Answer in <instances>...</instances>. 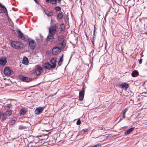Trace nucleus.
I'll list each match as a JSON object with an SVG mask.
<instances>
[{
  "label": "nucleus",
  "instance_id": "obj_1",
  "mask_svg": "<svg viewBox=\"0 0 147 147\" xmlns=\"http://www.w3.org/2000/svg\"><path fill=\"white\" fill-rule=\"evenodd\" d=\"M11 45L12 47L16 49H18L23 47V45L20 42L13 41L11 42Z\"/></svg>",
  "mask_w": 147,
  "mask_h": 147
},
{
  "label": "nucleus",
  "instance_id": "obj_2",
  "mask_svg": "<svg viewBox=\"0 0 147 147\" xmlns=\"http://www.w3.org/2000/svg\"><path fill=\"white\" fill-rule=\"evenodd\" d=\"M57 27L56 24L51 25L49 28V33L51 34H55L57 31Z\"/></svg>",
  "mask_w": 147,
  "mask_h": 147
},
{
  "label": "nucleus",
  "instance_id": "obj_3",
  "mask_svg": "<svg viewBox=\"0 0 147 147\" xmlns=\"http://www.w3.org/2000/svg\"><path fill=\"white\" fill-rule=\"evenodd\" d=\"M12 111H7L5 112H1V114L3 116V119L4 120L8 117L10 116L12 114Z\"/></svg>",
  "mask_w": 147,
  "mask_h": 147
},
{
  "label": "nucleus",
  "instance_id": "obj_4",
  "mask_svg": "<svg viewBox=\"0 0 147 147\" xmlns=\"http://www.w3.org/2000/svg\"><path fill=\"white\" fill-rule=\"evenodd\" d=\"M29 45L31 49L34 50L36 46V43L34 40L28 39Z\"/></svg>",
  "mask_w": 147,
  "mask_h": 147
},
{
  "label": "nucleus",
  "instance_id": "obj_5",
  "mask_svg": "<svg viewBox=\"0 0 147 147\" xmlns=\"http://www.w3.org/2000/svg\"><path fill=\"white\" fill-rule=\"evenodd\" d=\"M4 73L5 76H10L13 74V72L10 68L7 67L4 69Z\"/></svg>",
  "mask_w": 147,
  "mask_h": 147
},
{
  "label": "nucleus",
  "instance_id": "obj_6",
  "mask_svg": "<svg viewBox=\"0 0 147 147\" xmlns=\"http://www.w3.org/2000/svg\"><path fill=\"white\" fill-rule=\"evenodd\" d=\"M36 67L34 73L37 75H40L41 74V71L42 70V67L38 65L36 66Z\"/></svg>",
  "mask_w": 147,
  "mask_h": 147
},
{
  "label": "nucleus",
  "instance_id": "obj_7",
  "mask_svg": "<svg viewBox=\"0 0 147 147\" xmlns=\"http://www.w3.org/2000/svg\"><path fill=\"white\" fill-rule=\"evenodd\" d=\"M60 51V49L59 47H56L53 48L52 50V53L54 55H56L58 54Z\"/></svg>",
  "mask_w": 147,
  "mask_h": 147
},
{
  "label": "nucleus",
  "instance_id": "obj_8",
  "mask_svg": "<svg viewBox=\"0 0 147 147\" xmlns=\"http://www.w3.org/2000/svg\"><path fill=\"white\" fill-rule=\"evenodd\" d=\"M20 78L21 80L25 82H28L32 80V78H31L25 77L22 76H20Z\"/></svg>",
  "mask_w": 147,
  "mask_h": 147
},
{
  "label": "nucleus",
  "instance_id": "obj_9",
  "mask_svg": "<svg viewBox=\"0 0 147 147\" xmlns=\"http://www.w3.org/2000/svg\"><path fill=\"white\" fill-rule=\"evenodd\" d=\"M17 32L19 36H20V38H21L22 40L25 41H26V39L25 37L24 36L23 33L20 30H18L17 31Z\"/></svg>",
  "mask_w": 147,
  "mask_h": 147
},
{
  "label": "nucleus",
  "instance_id": "obj_10",
  "mask_svg": "<svg viewBox=\"0 0 147 147\" xmlns=\"http://www.w3.org/2000/svg\"><path fill=\"white\" fill-rule=\"evenodd\" d=\"M44 108L39 107L36 108L35 110V113L37 115L40 114L43 110Z\"/></svg>",
  "mask_w": 147,
  "mask_h": 147
},
{
  "label": "nucleus",
  "instance_id": "obj_11",
  "mask_svg": "<svg viewBox=\"0 0 147 147\" xmlns=\"http://www.w3.org/2000/svg\"><path fill=\"white\" fill-rule=\"evenodd\" d=\"M66 45V41L64 40L61 43H59L58 45L60 48L63 49L64 48Z\"/></svg>",
  "mask_w": 147,
  "mask_h": 147
},
{
  "label": "nucleus",
  "instance_id": "obj_12",
  "mask_svg": "<svg viewBox=\"0 0 147 147\" xmlns=\"http://www.w3.org/2000/svg\"><path fill=\"white\" fill-rule=\"evenodd\" d=\"M43 67L48 69H50L52 68V66L49 63H46L43 64Z\"/></svg>",
  "mask_w": 147,
  "mask_h": 147
},
{
  "label": "nucleus",
  "instance_id": "obj_13",
  "mask_svg": "<svg viewBox=\"0 0 147 147\" xmlns=\"http://www.w3.org/2000/svg\"><path fill=\"white\" fill-rule=\"evenodd\" d=\"M7 62L6 58L2 57L0 59V64L2 65H5Z\"/></svg>",
  "mask_w": 147,
  "mask_h": 147
},
{
  "label": "nucleus",
  "instance_id": "obj_14",
  "mask_svg": "<svg viewBox=\"0 0 147 147\" xmlns=\"http://www.w3.org/2000/svg\"><path fill=\"white\" fill-rule=\"evenodd\" d=\"M51 63L53 64L52 65V68H55L56 67V60L54 58H52L51 60Z\"/></svg>",
  "mask_w": 147,
  "mask_h": 147
},
{
  "label": "nucleus",
  "instance_id": "obj_15",
  "mask_svg": "<svg viewBox=\"0 0 147 147\" xmlns=\"http://www.w3.org/2000/svg\"><path fill=\"white\" fill-rule=\"evenodd\" d=\"M84 95V91H82L81 92H79V100H82Z\"/></svg>",
  "mask_w": 147,
  "mask_h": 147
},
{
  "label": "nucleus",
  "instance_id": "obj_16",
  "mask_svg": "<svg viewBox=\"0 0 147 147\" xmlns=\"http://www.w3.org/2000/svg\"><path fill=\"white\" fill-rule=\"evenodd\" d=\"M120 86L122 88L125 89V90H126L128 87V85L126 83L124 82L121 84Z\"/></svg>",
  "mask_w": 147,
  "mask_h": 147
},
{
  "label": "nucleus",
  "instance_id": "obj_17",
  "mask_svg": "<svg viewBox=\"0 0 147 147\" xmlns=\"http://www.w3.org/2000/svg\"><path fill=\"white\" fill-rule=\"evenodd\" d=\"M45 12L46 14L48 16H51L53 15V13L52 11L51 10L49 11L47 10H45Z\"/></svg>",
  "mask_w": 147,
  "mask_h": 147
},
{
  "label": "nucleus",
  "instance_id": "obj_18",
  "mask_svg": "<svg viewBox=\"0 0 147 147\" xmlns=\"http://www.w3.org/2000/svg\"><path fill=\"white\" fill-rule=\"evenodd\" d=\"M54 34H51L49 33V34L47 37V40H49V41L53 40L54 38Z\"/></svg>",
  "mask_w": 147,
  "mask_h": 147
},
{
  "label": "nucleus",
  "instance_id": "obj_19",
  "mask_svg": "<svg viewBox=\"0 0 147 147\" xmlns=\"http://www.w3.org/2000/svg\"><path fill=\"white\" fill-rule=\"evenodd\" d=\"M60 32L62 33L65 30V29L64 25L63 24H61L60 26Z\"/></svg>",
  "mask_w": 147,
  "mask_h": 147
},
{
  "label": "nucleus",
  "instance_id": "obj_20",
  "mask_svg": "<svg viewBox=\"0 0 147 147\" xmlns=\"http://www.w3.org/2000/svg\"><path fill=\"white\" fill-rule=\"evenodd\" d=\"M26 110L24 109H21L20 112V115H22L25 114L26 112Z\"/></svg>",
  "mask_w": 147,
  "mask_h": 147
},
{
  "label": "nucleus",
  "instance_id": "obj_21",
  "mask_svg": "<svg viewBox=\"0 0 147 147\" xmlns=\"http://www.w3.org/2000/svg\"><path fill=\"white\" fill-rule=\"evenodd\" d=\"M46 1L48 3H51L52 4H55L57 3V0H46Z\"/></svg>",
  "mask_w": 147,
  "mask_h": 147
},
{
  "label": "nucleus",
  "instance_id": "obj_22",
  "mask_svg": "<svg viewBox=\"0 0 147 147\" xmlns=\"http://www.w3.org/2000/svg\"><path fill=\"white\" fill-rule=\"evenodd\" d=\"M135 127H132L129 129L125 131L124 133L126 135H127L132 132L134 129Z\"/></svg>",
  "mask_w": 147,
  "mask_h": 147
},
{
  "label": "nucleus",
  "instance_id": "obj_23",
  "mask_svg": "<svg viewBox=\"0 0 147 147\" xmlns=\"http://www.w3.org/2000/svg\"><path fill=\"white\" fill-rule=\"evenodd\" d=\"M127 4L130 6H133L134 4V0H130L127 2Z\"/></svg>",
  "mask_w": 147,
  "mask_h": 147
},
{
  "label": "nucleus",
  "instance_id": "obj_24",
  "mask_svg": "<svg viewBox=\"0 0 147 147\" xmlns=\"http://www.w3.org/2000/svg\"><path fill=\"white\" fill-rule=\"evenodd\" d=\"M138 75L139 73L138 71L136 70L133 71L131 74V75L133 77H135Z\"/></svg>",
  "mask_w": 147,
  "mask_h": 147
},
{
  "label": "nucleus",
  "instance_id": "obj_25",
  "mask_svg": "<svg viewBox=\"0 0 147 147\" xmlns=\"http://www.w3.org/2000/svg\"><path fill=\"white\" fill-rule=\"evenodd\" d=\"M37 142H35L34 140L33 142H31L29 144V146L30 147H34L36 146V144Z\"/></svg>",
  "mask_w": 147,
  "mask_h": 147
},
{
  "label": "nucleus",
  "instance_id": "obj_26",
  "mask_svg": "<svg viewBox=\"0 0 147 147\" xmlns=\"http://www.w3.org/2000/svg\"><path fill=\"white\" fill-rule=\"evenodd\" d=\"M28 63V58L25 57H24L22 61V63L25 64H27Z\"/></svg>",
  "mask_w": 147,
  "mask_h": 147
},
{
  "label": "nucleus",
  "instance_id": "obj_27",
  "mask_svg": "<svg viewBox=\"0 0 147 147\" xmlns=\"http://www.w3.org/2000/svg\"><path fill=\"white\" fill-rule=\"evenodd\" d=\"M0 7L2 9L4 13L7 12V9L4 6L2 5L1 4V5H0Z\"/></svg>",
  "mask_w": 147,
  "mask_h": 147
},
{
  "label": "nucleus",
  "instance_id": "obj_28",
  "mask_svg": "<svg viewBox=\"0 0 147 147\" xmlns=\"http://www.w3.org/2000/svg\"><path fill=\"white\" fill-rule=\"evenodd\" d=\"M19 129H27V127L22 125L19 126Z\"/></svg>",
  "mask_w": 147,
  "mask_h": 147
},
{
  "label": "nucleus",
  "instance_id": "obj_29",
  "mask_svg": "<svg viewBox=\"0 0 147 147\" xmlns=\"http://www.w3.org/2000/svg\"><path fill=\"white\" fill-rule=\"evenodd\" d=\"M63 56V55H62L61 57H60L59 61H58V65H61V63L63 61V60L62 59V57Z\"/></svg>",
  "mask_w": 147,
  "mask_h": 147
},
{
  "label": "nucleus",
  "instance_id": "obj_30",
  "mask_svg": "<svg viewBox=\"0 0 147 147\" xmlns=\"http://www.w3.org/2000/svg\"><path fill=\"white\" fill-rule=\"evenodd\" d=\"M57 18L58 19H61L62 18L63 16L62 13H59L57 15Z\"/></svg>",
  "mask_w": 147,
  "mask_h": 147
},
{
  "label": "nucleus",
  "instance_id": "obj_31",
  "mask_svg": "<svg viewBox=\"0 0 147 147\" xmlns=\"http://www.w3.org/2000/svg\"><path fill=\"white\" fill-rule=\"evenodd\" d=\"M55 9L57 11H59L60 10H61V8L59 6H57V7H55Z\"/></svg>",
  "mask_w": 147,
  "mask_h": 147
},
{
  "label": "nucleus",
  "instance_id": "obj_32",
  "mask_svg": "<svg viewBox=\"0 0 147 147\" xmlns=\"http://www.w3.org/2000/svg\"><path fill=\"white\" fill-rule=\"evenodd\" d=\"M81 121L80 119H78L76 122V124L77 125H79L81 124Z\"/></svg>",
  "mask_w": 147,
  "mask_h": 147
},
{
  "label": "nucleus",
  "instance_id": "obj_33",
  "mask_svg": "<svg viewBox=\"0 0 147 147\" xmlns=\"http://www.w3.org/2000/svg\"><path fill=\"white\" fill-rule=\"evenodd\" d=\"M63 38V36H59L58 37V40L60 41L61 40V39Z\"/></svg>",
  "mask_w": 147,
  "mask_h": 147
},
{
  "label": "nucleus",
  "instance_id": "obj_34",
  "mask_svg": "<svg viewBox=\"0 0 147 147\" xmlns=\"http://www.w3.org/2000/svg\"><path fill=\"white\" fill-rule=\"evenodd\" d=\"M15 120H12L10 122V123H11V124L13 125L15 123Z\"/></svg>",
  "mask_w": 147,
  "mask_h": 147
},
{
  "label": "nucleus",
  "instance_id": "obj_35",
  "mask_svg": "<svg viewBox=\"0 0 147 147\" xmlns=\"http://www.w3.org/2000/svg\"><path fill=\"white\" fill-rule=\"evenodd\" d=\"M125 113H123V114L122 117L123 118H125Z\"/></svg>",
  "mask_w": 147,
  "mask_h": 147
},
{
  "label": "nucleus",
  "instance_id": "obj_36",
  "mask_svg": "<svg viewBox=\"0 0 147 147\" xmlns=\"http://www.w3.org/2000/svg\"><path fill=\"white\" fill-rule=\"evenodd\" d=\"M91 147H99V144H96L93 146H92Z\"/></svg>",
  "mask_w": 147,
  "mask_h": 147
},
{
  "label": "nucleus",
  "instance_id": "obj_37",
  "mask_svg": "<svg viewBox=\"0 0 147 147\" xmlns=\"http://www.w3.org/2000/svg\"><path fill=\"white\" fill-rule=\"evenodd\" d=\"M142 59H140L139 60V64H140L142 63Z\"/></svg>",
  "mask_w": 147,
  "mask_h": 147
},
{
  "label": "nucleus",
  "instance_id": "obj_38",
  "mask_svg": "<svg viewBox=\"0 0 147 147\" xmlns=\"http://www.w3.org/2000/svg\"><path fill=\"white\" fill-rule=\"evenodd\" d=\"M127 111V109L126 108L125 109L124 111L123 112V113H125Z\"/></svg>",
  "mask_w": 147,
  "mask_h": 147
},
{
  "label": "nucleus",
  "instance_id": "obj_39",
  "mask_svg": "<svg viewBox=\"0 0 147 147\" xmlns=\"http://www.w3.org/2000/svg\"><path fill=\"white\" fill-rule=\"evenodd\" d=\"M92 46H94V40H92Z\"/></svg>",
  "mask_w": 147,
  "mask_h": 147
},
{
  "label": "nucleus",
  "instance_id": "obj_40",
  "mask_svg": "<svg viewBox=\"0 0 147 147\" xmlns=\"http://www.w3.org/2000/svg\"><path fill=\"white\" fill-rule=\"evenodd\" d=\"M57 0L58 1V2L59 3H61V0Z\"/></svg>",
  "mask_w": 147,
  "mask_h": 147
},
{
  "label": "nucleus",
  "instance_id": "obj_41",
  "mask_svg": "<svg viewBox=\"0 0 147 147\" xmlns=\"http://www.w3.org/2000/svg\"><path fill=\"white\" fill-rule=\"evenodd\" d=\"M7 107L9 108H10V105H9L8 104L7 105Z\"/></svg>",
  "mask_w": 147,
  "mask_h": 147
},
{
  "label": "nucleus",
  "instance_id": "obj_42",
  "mask_svg": "<svg viewBox=\"0 0 147 147\" xmlns=\"http://www.w3.org/2000/svg\"><path fill=\"white\" fill-rule=\"evenodd\" d=\"M34 1L36 3H38V1L37 0H34Z\"/></svg>",
  "mask_w": 147,
  "mask_h": 147
},
{
  "label": "nucleus",
  "instance_id": "obj_43",
  "mask_svg": "<svg viewBox=\"0 0 147 147\" xmlns=\"http://www.w3.org/2000/svg\"><path fill=\"white\" fill-rule=\"evenodd\" d=\"M95 29H94V31H93L94 34L95 33Z\"/></svg>",
  "mask_w": 147,
  "mask_h": 147
},
{
  "label": "nucleus",
  "instance_id": "obj_44",
  "mask_svg": "<svg viewBox=\"0 0 147 147\" xmlns=\"http://www.w3.org/2000/svg\"><path fill=\"white\" fill-rule=\"evenodd\" d=\"M2 12V10L0 9V13H1Z\"/></svg>",
  "mask_w": 147,
  "mask_h": 147
},
{
  "label": "nucleus",
  "instance_id": "obj_45",
  "mask_svg": "<svg viewBox=\"0 0 147 147\" xmlns=\"http://www.w3.org/2000/svg\"><path fill=\"white\" fill-rule=\"evenodd\" d=\"M122 119L120 118V119L119 122L121 121L122 120Z\"/></svg>",
  "mask_w": 147,
  "mask_h": 147
},
{
  "label": "nucleus",
  "instance_id": "obj_46",
  "mask_svg": "<svg viewBox=\"0 0 147 147\" xmlns=\"http://www.w3.org/2000/svg\"><path fill=\"white\" fill-rule=\"evenodd\" d=\"M95 28V27L94 26V29Z\"/></svg>",
  "mask_w": 147,
  "mask_h": 147
},
{
  "label": "nucleus",
  "instance_id": "obj_47",
  "mask_svg": "<svg viewBox=\"0 0 147 147\" xmlns=\"http://www.w3.org/2000/svg\"><path fill=\"white\" fill-rule=\"evenodd\" d=\"M146 35H147V32H146Z\"/></svg>",
  "mask_w": 147,
  "mask_h": 147
},
{
  "label": "nucleus",
  "instance_id": "obj_48",
  "mask_svg": "<svg viewBox=\"0 0 147 147\" xmlns=\"http://www.w3.org/2000/svg\"><path fill=\"white\" fill-rule=\"evenodd\" d=\"M84 130V132L85 131V130Z\"/></svg>",
  "mask_w": 147,
  "mask_h": 147
},
{
  "label": "nucleus",
  "instance_id": "obj_49",
  "mask_svg": "<svg viewBox=\"0 0 147 147\" xmlns=\"http://www.w3.org/2000/svg\"><path fill=\"white\" fill-rule=\"evenodd\" d=\"M0 5H1V3H0Z\"/></svg>",
  "mask_w": 147,
  "mask_h": 147
}]
</instances>
